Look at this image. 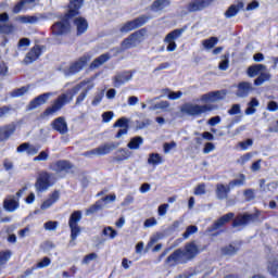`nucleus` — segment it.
I'll list each match as a JSON object with an SVG mask.
<instances>
[{
	"label": "nucleus",
	"mask_w": 278,
	"mask_h": 278,
	"mask_svg": "<svg viewBox=\"0 0 278 278\" xmlns=\"http://www.w3.org/2000/svg\"><path fill=\"white\" fill-rule=\"evenodd\" d=\"M74 26L76 27V36H84L86 31H88V20L86 17L79 16L74 18Z\"/></svg>",
	"instance_id": "19"
},
{
	"label": "nucleus",
	"mask_w": 278,
	"mask_h": 278,
	"mask_svg": "<svg viewBox=\"0 0 278 278\" xmlns=\"http://www.w3.org/2000/svg\"><path fill=\"white\" fill-rule=\"evenodd\" d=\"M21 23L29 24V25H36L40 21V18L36 15H21L18 17Z\"/></svg>",
	"instance_id": "38"
},
{
	"label": "nucleus",
	"mask_w": 278,
	"mask_h": 278,
	"mask_svg": "<svg viewBox=\"0 0 278 278\" xmlns=\"http://www.w3.org/2000/svg\"><path fill=\"white\" fill-rule=\"evenodd\" d=\"M166 264L168 266H177V264H186V258L184 256V250L178 249L173 252L167 258H166Z\"/></svg>",
	"instance_id": "13"
},
{
	"label": "nucleus",
	"mask_w": 278,
	"mask_h": 278,
	"mask_svg": "<svg viewBox=\"0 0 278 278\" xmlns=\"http://www.w3.org/2000/svg\"><path fill=\"white\" fill-rule=\"evenodd\" d=\"M267 110H268V112H277V110H278V103L275 102V101H269V102L267 103Z\"/></svg>",
	"instance_id": "64"
},
{
	"label": "nucleus",
	"mask_w": 278,
	"mask_h": 278,
	"mask_svg": "<svg viewBox=\"0 0 278 278\" xmlns=\"http://www.w3.org/2000/svg\"><path fill=\"white\" fill-rule=\"evenodd\" d=\"M170 108V102L168 101H161L155 103L154 105H150L149 110L150 112H155V110H162V112H166Z\"/></svg>",
	"instance_id": "36"
},
{
	"label": "nucleus",
	"mask_w": 278,
	"mask_h": 278,
	"mask_svg": "<svg viewBox=\"0 0 278 278\" xmlns=\"http://www.w3.org/2000/svg\"><path fill=\"white\" fill-rule=\"evenodd\" d=\"M142 144H144V139L140 136H137L130 139V141L127 143V147L130 149V151H138Z\"/></svg>",
	"instance_id": "29"
},
{
	"label": "nucleus",
	"mask_w": 278,
	"mask_h": 278,
	"mask_svg": "<svg viewBox=\"0 0 278 278\" xmlns=\"http://www.w3.org/2000/svg\"><path fill=\"white\" fill-rule=\"evenodd\" d=\"M216 0H191L187 5V14L194 12H203V10L210 8Z\"/></svg>",
	"instance_id": "9"
},
{
	"label": "nucleus",
	"mask_w": 278,
	"mask_h": 278,
	"mask_svg": "<svg viewBox=\"0 0 278 278\" xmlns=\"http://www.w3.org/2000/svg\"><path fill=\"white\" fill-rule=\"evenodd\" d=\"M29 45H31V41L27 38H22L20 39L17 47L21 51H25V49H27V47H29Z\"/></svg>",
	"instance_id": "50"
},
{
	"label": "nucleus",
	"mask_w": 278,
	"mask_h": 278,
	"mask_svg": "<svg viewBox=\"0 0 278 278\" xmlns=\"http://www.w3.org/2000/svg\"><path fill=\"white\" fill-rule=\"evenodd\" d=\"M251 157H253V154L247 153V154L242 155V156L238 160V164H241V166H244V164H245L247 162H250Z\"/></svg>",
	"instance_id": "59"
},
{
	"label": "nucleus",
	"mask_w": 278,
	"mask_h": 278,
	"mask_svg": "<svg viewBox=\"0 0 278 278\" xmlns=\"http://www.w3.org/2000/svg\"><path fill=\"white\" fill-rule=\"evenodd\" d=\"M90 60L89 55H83L80 56L76 62L72 63L70 67L65 68L63 71L65 77H71V75H77L86 64H88Z\"/></svg>",
	"instance_id": "8"
},
{
	"label": "nucleus",
	"mask_w": 278,
	"mask_h": 278,
	"mask_svg": "<svg viewBox=\"0 0 278 278\" xmlns=\"http://www.w3.org/2000/svg\"><path fill=\"white\" fill-rule=\"evenodd\" d=\"M51 127H52V129H54V131H58L62 136H64V134H68V124L66 123L65 117L61 116V117L55 118L51 123Z\"/></svg>",
	"instance_id": "15"
},
{
	"label": "nucleus",
	"mask_w": 278,
	"mask_h": 278,
	"mask_svg": "<svg viewBox=\"0 0 278 278\" xmlns=\"http://www.w3.org/2000/svg\"><path fill=\"white\" fill-rule=\"evenodd\" d=\"M151 16L149 15H140L139 17H136L132 21L126 22L121 28L119 31L122 34H129V31H134V29H138L139 27H142V25H146V23H149Z\"/></svg>",
	"instance_id": "5"
},
{
	"label": "nucleus",
	"mask_w": 278,
	"mask_h": 278,
	"mask_svg": "<svg viewBox=\"0 0 278 278\" xmlns=\"http://www.w3.org/2000/svg\"><path fill=\"white\" fill-rule=\"evenodd\" d=\"M49 160V152L41 151L38 156L34 157V162H47Z\"/></svg>",
	"instance_id": "52"
},
{
	"label": "nucleus",
	"mask_w": 278,
	"mask_h": 278,
	"mask_svg": "<svg viewBox=\"0 0 278 278\" xmlns=\"http://www.w3.org/2000/svg\"><path fill=\"white\" fill-rule=\"evenodd\" d=\"M81 155H83V157H94V155H99V150H98V148H94L92 150L84 152Z\"/></svg>",
	"instance_id": "62"
},
{
	"label": "nucleus",
	"mask_w": 278,
	"mask_h": 278,
	"mask_svg": "<svg viewBox=\"0 0 278 278\" xmlns=\"http://www.w3.org/2000/svg\"><path fill=\"white\" fill-rule=\"evenodd\" d=\"M267 270L274 278H278V261L270 258L268 261Z\"/></svg>",
	"instance_id": "34"
},
{
	"label": "nucleus",
	"mask_w": 278,
	"mask_h": 278,
	"mask_svg": "<svg viewBox=\"0 0 278 278\" xmlns=\"http://www.w3.org/2000/svg\"><path fill=\"white\" fill-rule=\"evenodd\" d=\"M181 97H184V92L181 91H178V92H175V91H170L167 96V98L170 100V101H177V99H181Z\"/></svg>",
	"instance_id": "56"
},
{
	"label": "nucleus",
	"mask_w": 278,
	"mask_h": 278,
	"mask_svg": "<svg viewBox=\"0 0 278 278\" xmlns=\"http://www.w3.org/2000/svg\"><path fill=\"white\" fill-rule=\"evenodd\" d=\"M16 131V124L11 123L0 127V142H5V140H10V137L14 136Z\"/></svg>",
	"instance_id": "17"
},
{
	"label": "nucleus",
	"mask_w": 278,
	"mask_h": 278,
	"mask_svg": "<svg viewBox=\"0 0 278 278\" xmlns=\"http://www.w3.org/2000/svg\"><path fill=\"white\" fill-rule=\"evenodd\" d=\"M244 184H247V176L244 174H240L239 178L230 180L228 182V186H229L230 190H233V188H240V187L244 186Z\"/></svg>",
	"instance_id": "33"
},
{
	"label": "nucleus",
	"mask_w": 278,
	"mask_h": 278,
	"mask_svg": "<svg viewBox=\"0 0 278 278\" xmlns=\"http://www.w3.org/2000/svg\"><path fill=\"white\" fill-rule=\"evenodd\" d=\"M142 42V39H140L139 36H130L127 37L123 42H122V49L125 51L126 49H132V47H138Z\"/></svg>",
	"instance_id": "24"
},
{
	"label": "nucleus",
	"mask_w": 278,
	"mask_h": 278,
	"mask_svg": "<svg viewBox=\"0 0 278 278\" xmlns=\"http://www.w3.org/2000/svg\"><path fill=\"white\" fill-rule=\"evenodd\" d=\"M257 218L255 214H239L232 222V227H244Z\"/></svg>",
	"instance_id": "12"
},
{
	"label": "nucleus",
	"mask_w": 278,
	"mask_h": 278,
	"mask_svg": "<svg viewBox=\"0 0 278 278\" xmlns=\"http://www.w3.org/2000/svg\"><path fill=\"white\" fill-rule=\"evenodd\" d=\"M134 73L131 71H125L116 74L113 77V84L115 88H121V86H124V84H127V81H131L134 78Z\"/></svg>",
	"instance_id": "11"
},
{
	"label": "nucleus",
	"mask_w": 278,
	"mask_h": 278,
	"mask_svg": "<svg viewBox=\"0 0 278 278\" xmlns=\"http://www.w3.org/2000/svg\"><path fill=\"white\" fill-rule=\"evenodd\" d=\"M264 81H270V73L267 70L258 74V77L254 80V86H262Z\"/></svg>",
	"instance_id": "35"
},
{
	"label": "nucleus",
	"mask_w": 278,
	"mask_h": 278,
	"mask_svg": "<svg viewBox=\"0 0 278 278\" xmlns=\"http://www.w3.org/2000/svg\"><path fill=\"white\" fill-rule=\"evenodd\" d=\"M110 58L111 56L109 53H104V54L98 56L90 64V68H99V66H103V64H105V62H108L110 60Z\"/></svg>",
	"instance_id": "32"
},
{
	"label": "nucleus",
	"mask_w": 278,
	"mask_h": 278,
	"mask_svg": "<svg viewBox=\"0 0 278 278\" xmlns=\"http://www.w3.org/2000/svg\"><path fill=\"white\" fill-rule=\"evenodd\" d=\"M236 217V214L233 213H228L219 217L213 225V229H220V227H225L227 223H230V220H233Z\"/></svg>",
	"instance_id": "25"
},
{
	"label": "nucleus",
	"mask_w": 278,
	"mask_h": 278,
	"mask_svg": "<svg viewBox=\"0 0 278 278\" xmlns=\"http://www.w3.org/2000/svg\"><path fill=\"white\" fill-rule=\"evenodd\" d=\"M53 177V174L49 172H40L37 180L35 182V188L37 192H47L51 186H53V182H51V178Z\"/></svg>",
	"instance_id": "6"
},
{
	"label": "nucleus",
	"mask_w": 278,
	"mask_h": 278,
	"mask_svg": "<svg viewBox=\"0 0 278 278\" xmlns=\"http://www.w3.org/2000/svg\"><path fill=\"white\" fill-rule=\"evenodd\" d=\"M118 144L115 142L104 143L98 147V154L99 155H109L114 149H117Z\"/></svg>",
	"instance_id": "27"
},
{
	"label": "nucleus",
	"mask_w": 278,
	"mask_h": 278,
	"mask_svg": "<svg viewBox=\"0 0 278 278\" xmlns=\"http://www.w3.org/2000/svg\"><path fill=\"white\" fill-rule=\"evenodd\" d=\"M83 213L81 211H74L68 219V227L71 229V241L70 245L75 247V241L81 235V227H79V223L81 222Z\"/></svg>",
	"instance_id": "3"
},
{
	"label": "nucleus",
	"mask_w": 278,
	"mask_h": 278,
	"mask_svg": "<svg viewBox=\"0 0 278 278\" xmlns=\"http://www.w3.org/2000/svg\"><path fill=\"white\" fill-rule=\"evenodd\" d=\"M229 192H231V187H229V185H216L215 194L219 201H225V199H229Z\"/></svg>",
	"instance_id": "21"
},
{
	"label": "nucleus",
	"mask_w": 278,
	"mask_h": 278,
	"mask_svg": "<svg viewBox=\"0 0 278 278\" xmlns=\"http://www.w3.org/2000/svg\"><path fill=\"white\" fill-rule=\"evenodd\" d=\"M59 225H60V223L50 220V222H47L43 224V229H46V231H55V229H58Z\"/></svg>",
	"instance_id": "49"
},
{
	"label": "nucleus",
	"mask_w": 278,
	"mask_h": 278,
	"mask_svg": "<svg viewBox=\"0 0 278 278\" xmlns=\"http://www.w3.org/2000/svg\"><path fill=\"white\" fill-rule=\"evenodd\" d=\"M168 5H170V0H155L151 4V11L161 12V10H164V8H168Z\"/></svg>",
	"instance_id": "31"
},
{
	"label": "nucleus",
	"mask_w": 278,
	"mask_h": 278,
	"mask_svg": "<svg viewBox=\"0 0 278 278\" xmlns=\"http://www.w3.org/2000/svg\"><path fill=\"white\" fill-rule=\"evenodd\" d=\"M129 157H131V151L121 148L115 152L113 160L114 162H125V160H129Z\"/></svg>",
	"instance_id": "26"
},
{
	"label": "nucleus",
	"mask_w": 278,
	"mask_h": 278,
	"mask_svg": "<svg viewBox=\"0 0 278 278\" xmlns=\"http://www.w3.org/2000/svg\"><path fill=\"white\" fill-rule=\"evenodd\" d=\"M239 147L242 151H247L249 147H253V139H247L245 141L239 142Z\"/></svg>",
	"instance_id": "55"
},
{
	"label": "nucleus",
	"mask_w": 278,
	"mask_h": 278,
	"mask_svg": "<svg viewBox=\"0 0 278 278\" xmlns=\"http://www.w3.org/2000/svg\"><path fill=\"white\" fill-rule=\"evenodd\" d=\"M10 257H12L11 251L0 252V266H2V264H5L8 260H10Z\"/></svg>",
	"instance_id": "51"
},
{
	"label": "nucleus",
	"mask_w": 278,
	"mask_h": 278,
	"mask_svg": "<svg viewBox=\"0 0 278 278\" xmlns=\"http://www.w3.org/2000/svg\"><path fill=\"white\" fill-rule=\"evenodd\" d=\"M244 9V2L242 0L237 1L236 4H231L227 11L225 12L226 18H233L240 12V10Z\"/></svg>",
	"instance_id": "22"
},
{
	"label": "nucleus",
	"mask_w": 278,
	"mask_h": 278,
	"mask_svg": "<svg viewBox=\"0 0 278 278\" xmlns=\"http://www.w3.org/2000/svg\"><path fill=\"white\" fill-rule=\"evenodd\" d=\"M94 88V85H89L85 90H83L78 97L76 98V105H81L83 101H85L86 97H88V92Z\"/></svg>",
	"instance_id": "40"
},
{
	"label": "nucleus",
	"mask_w": 278,
	"mask_h": 278,
	"mask_svg": "<svg viewBox=\"0 0 278 278\" xmlns=\"http://www.w3.org/2000/svg\"><path fill=\"white\" fill-rule=\"evenodd\" d=\"M98 257L99 255L97 253H90L83 258V264H90L91 262H94V260H97Z\"/></svg>",
	"instance_id": "54"
},
{
	"label": "nucleus",
	"mask_w": 278,
	"mask_h": 278,
	"mask_svg": "<svg viewBox=\"0 0 278 278\" xmlns=\"http://www.w3.org/2000/svg\"><path fill=\"white\" fill-rule=\"evenodd\" d=\"M237 88L238 89H237L236 96L239 97L240 99H245V97H249V94H251V92H253L254 90L253 84L249 81L239 83Z\"/></svg>",
	"instance_id": "16"
},
{
	"label": "nucleus",
	"mask_w": 278,
	"mask_h": 278,
	"mask_svg": "<svg viewBox=\"0 0 278 278\" xmlns=\"http://www.w3.org/2000/svg\"><path fill=\"white\" fill-rule=\"evenodd\" d=\"M87 84H90V80H83L72 89L67 90L65 93H62L53 101V104L46 109L43 112V116H53V114H56V112H60L62 108L66 105V103H71L73 101V98L75 94L84 88V86H87Z\"/></svg>",
	"instance_id": "2"
},
{
	"label": "nucleus",
	"mask_w": 278,
	"mask_h": 278,
	"mask_svg": "<svg viewBox=\"0 0 278 278\" xmlns=\"http://www.w3.org/2000/svg\"><path fill=\"white\" fill-rule=\"evenodd\" d=\"M227 97V90L211 91L202 94L201 101L203 103H216V101H223Z\"/></svg>",
	"instance_id": "10"
},
{
	"label": "nucleus",
	"mask_w": 278,
	"mask_h": 278,
	"mask_svg": "<svg viewBox=\"0 0 278 278\" xmlns=\"http://www.w3.org/2000/svg\"><path fill=\"white\" fill-rule=\"evenodd\" d=\"M219 71H227L229 68V59L227 55L225 56V60H223L218 65Z\"/></svg>",
	"instance_id": "63"
},
{
	"label": "nucleus",
	"mask_w": 278,
	"mask_h": 278,
	"mask_svg": "<svg viewBox=\"0 0 278 278\" xmlns=\"http://www.w3.org/2000/svg\"><path fill=\"white\" fill-rule=\"evenodd\" d=\"M266 71V65L264 64H255V65H251L248 68V75L250 77H257V75H260L262 72Z\"/></svg>",
	"instance_id": "30"
},
{
	"label": "nucleus",
	"mask_w": 278,
	"mask_h": 278,
	"mask_svg": "<svg viewBox=\"0 0 278 278\" xmlns=\"http://www.w3.org/2000/svg\"><path fill=\"white\" fill-rule=\"evenodd\" d=\"M27 92H29V87H22L18 89H14L11 92V97L13 98L23 97L24 94H27Z\"/></svg>",
	"instance_id": "45"
},
{
	"label": "nucleus",
	"mask_w": 278,
	"mask_h": 278,
	"mask_svg": "<svg viewBox=\"0 0 278 278\" xmlns=\"http://www.w3.org/2000/svg\"><path fill=\"white\" fill-rule=\"evenodd\" d=\"M51 97H53L52 92H46L36 97L28 104V110H36V108H39V105H45V103H47Z\"/></svg>",
	"instance_id": "18"
},
{
	"label": "nucleus",
	"mask_w": 278,
	"mask_h": 278,
	"mask_svg": "<svg viewBox=\"0 0 278 278\" xmlns=\"http://www.w3.org/2000/svg\"><path fill=\"white\" fill-rule=\"evenodd\" d=\"M242 112L240 104H233L230 110H228V114L230 116H236V114H240Z\"/></svg>",
	"instance_id": "57"
},
{
	"label": "nucleus",
	"mask_w": 278,
	"mask_h": 278,
	"mask_svg": "<svg viewBox=\"0 0 278 278\" xmlns=\"http://www.w3.org/2000/svg\"><path fill=\"white\" fill-rule=\"evenodd\" d=\"M3 207L7 212H16L20 207L18 200L14 195H10L4 200Z\"/></svg>",
	"instance_id": "23"
},
{
	"label": "nucleus",
	"mask_w": 278,
	"mask_h": 278,
	"mask_svg": "<svg viewBox=\"0 0 278 278\" xmlns=\"http://www.w3.org/2000/svg\"><path fill=\"white\" fill-rule=\"evenodd\" d=\"M222 253H223V255H236V253H238V249H236V247L230 244V245L223 248Z\"/></svg>",
	"instance_id": "48"
},
{
	"label": "nucleus",
	"mask_w": 278,
	"mask_h": 278,
	"mask_svg": "<svg viewBox=\"0 0 278 278\" xmlns=\"http://www.w3.org/2000/svg\"><path fill=\"white\" fill-rule=\"evenodd\" d=\"M197 231H199V228L197 226H189L187 227L186 231L182 233V238H185V240H188V238H190V236L197 233Z\"/></svg>",
	"instance_id": "47"
},
{
	"label": "nucleus",
	"mask_w": 278,
	"mask_h": 278,
	"mask_svg": "<svg viewBox=\"0 0 278 278\" xmlns=\"http://www.w3.org/2000/svg\"><path fill=\"white\" fill-rule=\"evenodd\" d=\"M59 200H60V191L52 192L50 194V199L46 200L41 204V210H49V207H51V205H53L54 203H58Z\"/></svg>",
	"instance_id": "28"
},
{
	"label": "nucleus",
	"mask_w": 278,
	"mask_h": 278,
	"mask_svg": "<svg viewBox=\"0 0 278 278\" xmlns=\"http://www.w3.org/2000/svg\"><path fill=\"white\" fill-rule=\"evenodd\" d=\"M85 0H70L67 3V12L63 15L61 21L51 26L52 36H65L71 31V20L81 14L80 10L84 7Z\"/></svg>",
	"instance_id": "1"
},
{
	"label": "nucleus",
	"mask_w": 278,
	"mask_h": 278,
	"mask_svg": "<svg viewBox=\"0 0 278 278\" xmlns=\"http://www.w3.org/2000/svg\"><path fill=\"white\" fill-rule=\"evenodd\" d=\"M243 194L245 197V201H253V199H255V191L253 189H247Z\"/></svg>",
	"instance_id": "58"
},
{
	"label": "nucleus",
	"mask_w": 278,
	"mask_h": 278,
	"mask_svg": "<svg viewBox=\"0 0 278 278\" xmlns=\"http://www.w3.org/2000/svg\"><path fill=\"white\" fill-rule=\"evenodd\" d=\"M50 265H51V258L46 256L42 258V261H40L35 265V268H47V266H50Z\"/></svg>",
	"instance_id": "53"
},
{
	"label": "nucleus",
	"mask_w": 278,
	"mask_h": 278,
	"mask_svg": "<svg viewBox=\"0 0 278 278\" xmlns=\"http://www.w3.org/2000/svg\"><path fill=\"white\" fill-rule=\"evenodd\" d=\"M175 40H177V36H166L164 39V42H166L167 51H175L177 49V43H175Z\"/></svg>",
	"instance_id": "42"
},
{
	"label": "nucleus",
	"mask_w": 278,
	"mask_h": 278,
	"mask_svg": "<svg viewBox=\"0 0 278 278\" xmlns=\"http://www.w3.org/2000/svg\"><path fill=\"white\" fill-rule=\"evenodd\" d=\"M113 127H123V129H128L129 127V119L127 117H121L115 122Z\"/></svg>",
	"instance_id": "46"
},
{
	"label": "nucleus",
	"mask_w": 278,
	"mask_h": 278,
	"mask_svg": "<svg viewBox=\"0 0 278 278\" xmlns=\"http://www.w3.org/2000/svg\"><path fill=\"white\" fill-rule=\"evenodd\" d=\"M216 45H218V38L216 37H211L202 41V46L204 49H206V51H210V49H214Z\"/></svg>",
	"instance_id": "41"
},
{
	"label": "nucleus",
	"mask_w": 278,
	"mask_h": 278,
	"mask_svg": "<svg viewBox=\"0 0 278 278\" xmlns=\"http://www.w3.org/2000/svg\"><path fill=\"white\" fill-rule=\"evenodd\" d=\"M25 3H27V1L25 0H21L20 2H17L13 8L14 14H18V12H21V10H23V8L25 7Z\"/></svg>",
	"instance_id": "61"
},
{
	"label": "nucleus",
	"mask_w": 278,
	"mask_h": 278,
	"mask_svg": "<svg viewBox=\"0 0 278 278\" xmlns=\"http://www.w3.org/2000/svg\"><path fill=\"white\" fill-rule=\"evenodd\" d=\"M71 168H73V163L70 161L61 160L50 164V170L54 173H68Z\"/></svg>",
	"instance_id": "14"
},
{
	"label": "nucleus",
	"mask_w": 278,
	"mask_h": 278,
	"mask_svg": "<svg viewBox=\"0 0 278 278\" xmlns=\"http://www.w3.org/2000/svg\"><path fill=\"white\" fill-rule=\"evenodd\" d=\"M215 149H216V146H214V143L207 142L203 148V153L207 155V153H212V151H214Z\"/></svg>",
	"instance_id": "60"
},
{
	"label": "nucleus",
	"mask_w": 278,
	"mask_h": 278,
	"mask_svg": "<svg viewBox=\"0 0 278 278\" xmlns=\"http://www.w3.org/2000/svg\"><path fill=\"white\" fill-rule=\"evenodd\" d=\"M103 97H105V91H98L94 94L93 100L91 101V105H93V108H97V105H99L101 101H103Z\"/></svg>",
	"instance_id": "44"
},
{
	"label": "nucleus",
	"mask_w": 278,
	"mask_h": 278,
	"mask_svg": "<svg viewBox=\"0 0 278 278\" xmlns=\"http://www.w3.org/2000/svg\"><path fill=\"white\" fill-rule=\"evenodd\" d=\"M102 236L110 238V240H114V238L118 236V231L114 230L111 226H108L102 230Z\"/></svg>",
	"instance_id": "43"
},
{
	"label": "nucleus",
	"mask_w": 278,
	"mask_h": 278,
	"mask_svg": "<svg viewBox=\"0 0 278 278\" xmlns=\"http://www.w3.org/2000/svg\"><path fill=\"white\" fill-rule=\"evenodd\" d=\"M101 210H103V202L100 200L86 210V216H90L91 214H97V212H101Z\"/></svg>",
	"instance_id": "39"
},
{
	"label": "nucleus",
	"mask_w": 278,
	"mask_h": 278,
	"mask_svg": "<svg viewBox=\"0 0 278 278\" xmlns=\"http://www.w3.org/2000/svg\"><path fill=\"white\" fill-rule=\"evenodd\" d=\"M164 163V159H162V155L159 153H151L148 159V164H151L152 166H157L160 164Z\"/></svg>",
	"instance_id": "37"
},
{
	"label": "nucleus",
	"mask_w": 278,
	"mask_h": 278,
	"mask_svg": "<svg viewBox=\"0 0 278 278\" xmlns=\"http://www.w3.org/2000/svg\"><path fill=\"white\" fill-rule=\"evenodd\" d=\"M199 254V248L194 243H188L182 250V256L185 257L186 262H190V260H194Z\"/></svg>",
	"instance_id": "20"
},
{
	"label": "nucleus",
	"mask_w": 278,
	"mask_h": 278,
	"mask_svg": "<svg viewBox=\"0 0 278 278\" xmlns=\"http://www.w3.org/2000/svg\"><path fill=\"white\" fill-rule=\"evenodd\" d=\"M47 51V46L35 45L25 55L23 64H34Z\"/></svg>",
	"instance_id": "7"
},
{
	"label": "nucleus",
	"mask_w": 278,
	"mask_h": 278,
	"mask_svg": "<svg viewBox=\"0 0 278 278\" xmlns=\"http://www.w3.org/2000/svg\"><path fill=\"white\" fill-rule=\"evenodd\" d=\"M214 110V106L211 104H194V103H185L180 108L181 114H186L187 116H201L202 114H205L207 112H212Z\"/></svg>",
	"instance_id": "4"
}]
</instances>
